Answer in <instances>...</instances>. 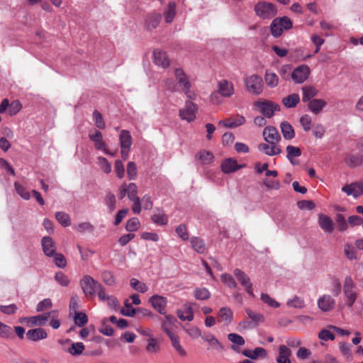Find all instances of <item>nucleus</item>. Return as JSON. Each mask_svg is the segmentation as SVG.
<instances>
[{
	"label": "nucleus",
	"mask_w": 363,
	"mask_h": 363,
	"mask_svg": "<svg viewBox=\"0 0 363 363\" xmlns=\"http://www.w3.org/2000/svg\"><path fill=\"white\" fill-rule=\"evenodd\" d=\"M293 23L287 16L278 17L274 18L270 25L271 34L275 37H279L284 30L292 28Z\"/></svg>",
	"instance_id": "nucleus-1"
},
{
	"label": "nucleus",
	"mask_w": 363,
	"mask_h": 363,
	"mask_svg": "<svg viewBox=\"0 0 363 363\" xmlns=\"http://www.w3.org/2000/svg\"><path fill=\"white\" fill-rule=\"evenodd\" d=\"M256 14L262 19H270L277 13V9L271 2L259 1L255 6Z\"/></svg>",
	"instance_id": "nucleus-2"
},
{
	"label": "nucleus",
	"mask_w": 363,
	"mask_h": 363,
	"mask_svg": "<svg viewBox=\"0 0 363 363\" xmlns=\"http://www.w3.org/2000/svg\"><path fill=\"white\" fill-rule=\"evenodd\" d=\"M355 286L356 285L351 276H347L344 280L343 293L348 308H352L357 300V294L354 290Z\"/></svg>",
	"instance_id": "nucleus-3"
},
{
	"label": "nucleus",
	"mask_w": 363,
	"mask_h": 363,
	"mask_svg": "<svg viewBox=\"0 0 363 363\" xmlns=\"http://www.w3.org/2000/svg\"><path fill=\"white\" fill-rule=\"evenodd\" d=\"M80 286L86 297L93 296L96 291L101 287L99 281H96L89 275H85L79 281Z\"/></svg>",
	"instance_id": "nucleus-4"
},
{
	"label": "nucleus",
	"mask_w": 363,
	"mask_h": 363,
	"mask_svg": "<svg viewBox=\"0 0 363 363\" xmlns=\"http://www.w3.org/2000/svg\"><path fill=\"white\" fill-rule=\"evenodd\" d=\"M244 81L248 92L255 95L262 94L263 91V80L260 76L253 74L245 78Z\"/></svg>",
	"instance_id": "nucleus-5"
},
{
	"label": "nucleus",
	"mask_w": 363,
	"mask_h": 363,
	"mask_svg": "<svg viewBox=\"0 0 363 363\" xmlns=\"http://www.w3.org/2000/svg\"><path fill=\"white\" fill-rule=\"evenodd\" d=\"M254 105L259 109V111L264 117L268 118H272L274 112L279 111L281 108L278 104L269 100L256 101Z\"/></svg>",
	"instance_id": "nucleus-6"
},
{
	"label": "nucleus",
	"mask_w": 363,
	"mask_h": 363,
	"mask_svg": "<svg viewBox=\"0 0 363 363\" xmlns=\"http://www.w3.org/2000/svg\"><path fill=\"white\" fill-rule=\"evenodd\" d=\"M174 76L178 82V84L182 86V91L186 94L189 98H191V83L189 81L186 74L184 70L181 68H177L174 70Z\"/></svg>",
	"instance_id": "nucleus-7"
},
{
	"label": "nucleus",
	"mask_w": 363,
	"mask_h": 363,
	"mask_svg": "<svg viewBox=\"0 0 363 363\" xmlns=\"http://www.w3.org/2000/svg\"><path fill=\"white\" fill-rule=\"evenodd\" d=\"M310 68L305 65H300L294 69L291 72V79L295 83L301 84L304 82L309 77Z\"/></svg>",
	"instance_id": "nucleus-8"
},
{
	"label": "nucleus",
	"mask_w": 363,
	"mask_h": 363,
	"mask_svg": "<svg viewBox=\"0 0 363 363\" xmlns=\"http://www.w3.org/2000/svg\"><path fill=\"white\" fill-rule=\"evenodd\" d=\"M149 303L159 313L162 315L166 314L167 298L160 295H153L149 298Z\"/></svg>",
	"instance_id": "nucleus-9"
},
{
	"label": "nucleus",
	"mask_w": 363,
	"mask_h": 363,
	"mask_svg": "<svg viewBox=\"0 0 363 363\" xmlns=\"http://www.w3.org/2000/svg\"><path fill=\"white\" fill-rule=\"evenodd\" d=\"M196 106L193 102L187 101L185 103V107L179 110V116L182 119L188 122H191L196 118Z\"/></svg>",
	"instance_id": "nucleus-10"
},
{
	"label": "nucleus",
	"mask_w": 363,
	"mask_h": 363,
	"mask_svg": "<svg viewBox=\"0 0 363 363\" xmlns=\"http://www.w3.org/2000/svg\"><path fill=\"white\" fill-rule=\"evenodd\" d=\"M318 223L320 228L325 233H332L335 230V223L333 220L327 215L320 213L318 215Z\"/></svg>",
	"instance_id": "nucleus-11"
},
{
	"label": "nucleus",
	"mask_w": 363,
	"mask_h": 363,
	"mask_svg": "<svg viewBox=\"0 0 363 363\" xmlns=\"http://www.w3.org/2000/svg\"><path fill=\"white\" fill-rule=\"evenodd\" d=\"M264 140L269 144H276L281 140V136L277 129L273 126H267L263 130Z\"/></svg>",
	"instance_id": "nucleus-12"
},
{
	"label": "nucleus",
	"mask_w": 363,
	"mask_h": 363,
	"mask_svg": "<svg viewBox=\"0 0 363 363\" xmlns=\"http://www.w3.org/2000/svg\"><path fill=\"white\" fill-rule=\"evenodd\" d=\"M42 248L44 254L49 257H53L56 252L55 242L49 236H45L41 240Z\"/></svg>",
	"instance_id": "nucleus-13"
},
{
	"label": "nucleus",
	"mask_w": 363,
	"mask_h": 363,
	"mask_svg": "<svg viewBox=\"0 0 363 363\" xmlns=\"http://www.w3.org/2000/svg\"><path fill=\"white\" fill-rule=\"evenodd\" d=\"M335 301L330 295H323L318 300V306L323 312L333 309Z\"/></svg>",
	"instance_id": "nucleus-14"
},
{
	"label": "nucleus",
	"mask_w": 363,
	"mask_h": 363,
	"mask_svg": "<svg viewBox=\"0 0 363 363\" xmlns=\"http://www.w3.org/2000/svg\"><path fill=\"white\" fill-rule=\"evenodd\" d=\"M218 87V93L223 97H230L234 94L233 84L225 79L219 81Z\"/></svg>",
	"instance_id": "nucleus-15"
},
{
	"label": "nucleus",
	"mask_w": 363,
	"mask_h": 363,
	"mask_svg": "<svg viewBox=\"0 0 363 363\" xmlns=\"http://www.w3.org/2000/svg\"><path fill=\"white\" fill-rule=\"evenodd\" d=\"M154 62L157 66L167 68L169 65V60L165 52L160 50H155L153 52Z\"/></svg>",
	"instance_id": "nucleus-16"
},
{
	"label": "nucleus",
	"mask_w": 363,
	"mask_h": 363,
	"mask_svg": "<svg viewBox=\"0 0 363 363\" xmlns=\"http://www.w3.org/2000/svg\"><path fill=\"white\" fill-rule=\"evenodd\" d=\"M48 337L46 331L42 328L30 329L26 333V337L31 341L36 342L44 340Z\"/></svg>",
	"instance_id": "nucleus-17"
},
{
	"label": "nucleus",
	"mask_w": 363,
	"mask_h": 363,
	"mask_svg": "<svg viewBox=\"0 0 363 363\" xmlns=\"http://www.w3.org/2000/svg\"><path fill=\"white\" fill-rule=\"evenodd\" d=\"M245 118L238 115L235 118H229L224 121H220L219 124L229 128H235L245 123Z\"/></svg>",
	"instance_id": "nucleus-18"
},
{
	"label": "nucleus",
	"mask_w": 363,
	"mask_h": 363,
	"mask_svg": "<svg viewBox=\"0 0 363 363\" xmlns=\"http://www.w3.org/2000/svg\"><path fill=\"white\" fill-rule=\"evenodd\" d=\"M242 167L237 161L233 158L225 159L221 164V169L224 173L229 174L237 171Z\"/></svg>",
	"instance_id": "nucleus-19"
},
{
	"label": "nucleus",
	"mask_w": 363,
	"mask_h": 363,
	"mask_svg": "<svg viewBox=\"0 0 363 363\" xmlns=\"http://www.w3.org/2000/svg\"><path fill=\"white\" fill-rule=\"evenodd\" d=\"M327 105V102L321 99H315L308 102V108L313 113H319Z\"/></svg>",
	"instance_id": "nucleus-20"
},
{
	"label": "nucleus",
	"mask_w": 363,
	"mask_h": 363,
	"mask_svg": "<svg viewBox=\"0 0 363 363\" xmlns=\"http://www.w3.org/2000/svg\"><path fill=\"white\" fill-rule=\"evenodd\" d=\"M177 322V320L175 317L172 315H164V318L162 321V329L165 332V333L169 335L172 334V330L174 326L175 323Z\"/></svg>",
	"instance_id": "nucleus-21"
},
{
	"label": "nucleus",
	"mask_w": 363,
	"mask_h": 363,
	"mask_svg": "<svg viewBox=\"0 0 363 363\" xmlns=\"http://www.w3.org/2000/svg\"><path fill=\"white\" fill-rule=\"evenodd\" d=\"M258 149L269 156L277 155L281 152V148L276 144L261 143L259 145Z\"/></svg>",
	"instance_id": "nucleus-22"
},
{
	"label": "nucleus",
	"mask_w": 363,
	"mask_h": 363,
	"mask_svg": "<svg viewBox=\"0 0 363 363\" xmlns=\"http://www.w3.org/2000/svg\"><path fill=\"white\" fill-rule=\"evenodd\" d=\"M162 19V16L159 13H152L147 16L145 20V26L148 30L156 28Z\"/></svg>",
	"instance_id": "nucleus-23"
},
{
	"label": "nucleus",
	"mask_w": 363,
	"mask_h": 363,
	"mask_svg": "<svg viewBox=\"0 0 363 363\" xmlns=\"http://www.w3.org/2000/svg\"><path fill=\"white\" fill-rule=\"evenodd\" d=\"M286 157L293 165L298 164L297 160H295V157H300L301 155V150L299 147L293 145H288L286 148Z\"/></svg>",
	"instance_id": "nucleus-24"
},
{
	"label": "nucleus",
	"mask_w": 363,
	"mask_h": 363,
	"mask_svg": "<svg viewBox=\"0 0 363 363\" xmlns=\"http://www.w3.org/2000/svg\"><path fill=\"white\" fill-rule=\"evenodd\" d=\"M195 159L200 161L201 164L206 165L213 161L214 156L212 152L203 150L196 153Z\"/></svg>",
	"instance_id": "nucleus-25"
},
{
	"label": "nucleus",
	"mask_w": 363,
	"mask_h": 363,
	"mask_svg": "<svg viewBox=\"0 0 363 363\" xmlns=\"http://www.w3.org/2000/svg\"><path fill=\"white\" fill-rule=\"evenodd\" d=\"M201 338L207 342L211 347L216 351H222L224 350L223 344L213 334H207L201 336Z\"/></svg>",
	"instance_id": "nucleus-26"
},
{
	"label": "nucleus",
	"mask_w": 363,
	"mask_h": 363,
	"mask_svg": "<svg viewBox=\"0 0 363 363\" xmlns=\"http://www.w3.org/2000/svg\"><path fill=\"white\" fill-rule=\"evenodd\" d=\"M291 351L284 345L279 347V354L277 358V363H291L289 357Z\"/></svg>",
	"instance_id": "nucleus-27"
},
{
	"label": "nucleus",
	"mask_w": 363,
	"mask_h": 363,
	"mask_svg": "<svg viewBox=\"0 0 363 363\" xmlns=\"http://www.w3.org/2000/svg\"><path fill=\"white\" fill-rule=\"evenodd\" d=\"M301 89L303 91L302 101L303 102H309L314 99L313 97L318 94V89L313 86H304Z\"/></svg>",
	"instance_id": "nucleus-28"
},
{
	"label": "nucleus",
	"mask_w": 363,
	"mask_h": 363,
	"mask_svg": "<svg viewBox=\"0 0 363 363\" xmlns=\"http://www.w3.org/2000/svg\"><path fill=\"white\" fill-rule=\"evenodd\" d=\"M169 338L171 341V345L174 350L182 357L186 356V352L185 350L182 347L180 343V338L177 335L172 333L168 335Z\"/></svg>",
	"instance_id": "nucleus-29"
},
{
	"label": "nucleus",
	"mask_w": 363,
	"mask_h": 363,
	"mask_svg": "<svg viewBox=\"0 0 363 363\" xmlns=\"http://www.w3.org/2000/svg\"><path fill=\"white\" fill-rule=\"evenodd\" d=\"M242 354L251 359H256L259 357H265L267 355L266 350L262 347H256L253 350H245Z\"/></svg>",
	"instance_id": "nucleus-30"
},
{
	"label": "nucleus",
	"mask_w": 363,
	"mask_h": 363,
	"mask_svg": "<svg viewBox=\"0 0 363 363\" xmlns=\"http://www.w3.org/2000/svg\"><path fill=\"white\" fill-rule=\"evenodd\" d=\"M184 311L179 309L177 311V316L183 321H191L194 319V313L190 304L185 305Z\"/></svg>",
	"instance_id": "nucleus-31"
},
{
	"label": "nucleus",
	"mask_w": 363,
	"mask_h": 363,
	"mask_svg": "<svg viewBox=\"0 0 363 363\" xmlns=\"http://www.w3.org/2000/svg\"><path fill=\"white\" fill-rule=\"evenodd\" d=\"M280 128L283 137L286 140H291L295 136L294 129L292 125L287 121H284L280 125Z\"/></svg>",
	"instance_id": "nucleus-32"
},
{
	"label": "nucleus",
	"mask_w": 363,
	"mask_h": 363,
	"mask_svg": "<svg viewBox=\"0 0 363 363\" xmlns=\"http://www.w3.org/2000/svg\"><path fill=\"white\" fill-rule=\"evenodd\" d=\"M228 339L234 345L231 346L233 350L235 352L239 351L238 346L244 345L245 343V339L237 333H230L228 335Z\"/></svg>",
	"instance_id": "nucleus-33"
},
{
	"label": "nucleus",
	"mask_w": 363,
	"mask_h": 363,
	"mask_svg": "<svg viewBox=\"0 0 363 363\" xmlns=\"http://www.w3.org/2000/svg\"><path fill=\"white\" fill-rule=\"evenodd\" d=\"M233 274L243 287L248 286L249 288L252 284L250 277L241 269H235Z\"/></svg>",
	"instance_id": "nucleus-34"
},
{
	"label": "nucleus",
	"mask_w": 363,
	"mask_h": 363,
	"mask_svg": "<svg viewBox=\"0 0 363 363\" xmlns=\"http://www.w3.org/2000/svg\"><path fill=\"white\" fill-rule=\"evenodd\" d=\"M121 148L130 149L132 145V137L128 130H122L119 135Z\"/></svg>",
	"instance_id": "nucleus-35"
},
{
	"label": "nucleus",
	"mask_w": 363,
	"mask_h": 363,
	"mask_svg": "<svg viewBox=\"0 0 363 363\" xmlns=\"http://www.w3.org/2000/svg\"><path fill=\"white\" fill-rule=\"evenodd\" d=\"M50 313V312H48L44 315H38L36 316L24 318L23 320H26L28 323H30L33 325H38L42 326L45 324V322L48 320Z\"/></svg>",
	"instance_id": "nucleus-36"
},
{
	"label": "nucleus",
	"mask_w": 363,
	"mask_h": 363,
	"mask_svg": "<svg viewBox=\"0 0 363 363\" xmlns=\"http://www.w3.org/2000/svg\"><path fill=\"white\" fill-rule=\"evenodd\" d=\"M176 15V4L174 1H170L164 13V17L167 23L173 21Z\"/></svg>",
	"instance_id": "nucleus-37"
},
{
	"label": "nucleus",
	"mask_w": 363,
	"mask_h": 363,
	"mask_svg": "<svg viewBox=\"0 0 363 363\" xmlns=\"http://www.w3.org/2000/svg\"><path fill=\"white\" fill-rule=\"evenodd\" d=\"M299 101L300 96L298 94H290L282 99V104L288 108L296 106Z\"/></svg>",
	"instance_id": "nucleus-38"
},
{
	"label": "nucleus",
	"mask_w": 363,
	"mask_h": 363,
	"mask_svg": "<svg viewBox=\"0 0 363 363\" xmlns=\"http://www.w3.org/2000/svg\"><path fill=\"white\" fill-rule=\"evenodd\" d=\"M245 312L248 318L252 320V323L255 327L257 326L260 323L264 321V315L259 313H256L250 308H246Z\"/></svg>",
	"instance_id": "nucleus-39"
},
{
	"label": "nucleus",
	"mask_w": 363,
	"mask_h": 363,
	"mask_svg": "<svg viewBox=\"0 0 363 363\" xmlns=\"http://www.w3.org/2000/svg\"><path fill=\"white\" fill-rule=\"evenodd\" d=\"M84 348V345L82 342H72L66 351L72 356H78L82 354ZM63 350H65L64 348Z\"/></svg>",
	"instance_id": "nucleus-40"
},
{
	"label": "nucleus",
	"mask_w": 363,
	"mask_h": 363,
	"mask_svg": "<svg viewBox=\"0 0 363 363\" xmlns=\"http://www.w3.org/2000/svg\"><path fill=\"white\" fill-rule=\"evenodd\" d=\"M358 191L354 189L353 184H347L342 188V191L346 193L348 196L352 195L354 198H357L363 194V185H359Z\"/></svg>",
	"instance_id": "nucleus-41"
},
{
	"label": "nucleus",
	"mask_w": 363,
	"mask_h": 363,
	"mask_svg": "<svg viewBox=\"0 0 363 363\" xmlns=\"http://www.w3.org/2000/svg\"><path fill=\"white\" fill-rule=\"evenodd\" d=\"M346 162L352 168L360 166L363 163V155H350L347 157Z\"/></svg>",
	"instance_id": "nucleus-42"
},
{
	"label": "nucleus",
	"mask_w": 363,
	"mask_h": 363,
	"mask_svg": "<svg viewBox=\"0 0 363 363\" xmlns=\"http://www.w3.org/2000/svg\"><path fill=\"white\" fill-rule=\"evenodd\" d=\"M191 245L192 247L199 254L204 253L206 250L205 244L203 240L197 238L193 237L191 239Z\"/></svg>",
	"instance_id": "nucleus-43"
},
{
	"label": "nucleus",
	"mask_w": 363,
	"mask_h": 363,
	"mask_svg": "<svg viewBox=\"0 0 363 363\" xmlns=\"http://www.w3.org/2000/svg\"><path fill=\"white\" fill-rule=\"evenodd\" d=\"M264 80L267 86L274 88L278 85L279 78L278 76L274 72H266L264 75Z\"/></svg>",
	"instance_id": "nucleus-44"
},
{
	"label": "nucleus",
	"mask_w": 363,
	"mask_h": 363,
	"mask_svg": "<svg viewBox=\"0 0 363 363\" xmlns=\"http://www.w3.org/2000/svg\"><path fill=\"white\" fill-rule=\"evenodd\" d=\"M104 203L107 206L110 212H113L116 209V199L115 195L108 191L106 194Z\"/></svg>",
	"instance_id": "nucleus-45"
},
{
	"label": "nucleus",
	"mask_w": 363,
	"mask_h": 363,
	"mask_svg": "<svg viewBox=\"0 0 363 363\" xmlns=\"http://www.w3.org/2000/svg\"><path fill=\"white\" fill-rule=\"evenodd\" d=\"M55 218L64 227H67L71 225V220L69 216L65 212H56Z\"/></svg>",
	"instance_id": "nucleus-46"
},
{
	"label": "nucleus",
	"mask_w": 363,
	"mask_h": 363,
	"mask_svg": "<svg viewBox=\"0 0 363 363\" xmlns=\"http://www.w3.org/2000/svg\"><path fill=\"white\" fill-rule=\"evenodd\" d=\"M14 188L16 193L23 199L29 200L30 199V192L19 182H14Z\"/></svg>",
	"instance_id": "nucleus-47"
},
{
	"label": "nucleus",
	"mask_w": 363,
	"mask_h": 363,
	"mask_svg": "<svg viewBox=\"0 0 363 363\" xmlns=\"http://www.w3.org/2000/svg\"><path fill=\"white\" fill-rule=\"evenodd\" d=\"M233 317V312L230 308L222 307L219 310L218 318L220 320H225L228 323L230 322Z\"/></svg>",
	"instance_id": "nucleus-48"
},
{
	"label": "nucleus",
	"mask_w": 363,
	"mask_h": 363,
	"mask_svg": "<svg viewBox=\"0 0 363 363\" xmlns=\"http://www.w3.org/2000/svg\"><path fill=\"white\" fill-rule=\"evenodd\" d=\"M127 187V196L130 201H133L135 200L140 199V198L137 196L138 193V187L135 184L130 183L128 185H126Z\"/></svg>",
	"instance_id": "nucleus-49"
},
{
	"label": "nucleus",
	"mask_w": 363,
	"mask_h": 363,
	"mask_svg": "<svg viewBox=\"0 0 363 363\" xmlns=\"http://www.w3.org/2000/svg\"><path fill=\"white\" fill-rule=\"evenodd\" d=\"M124 306L126 309L122 308L121 310L120 313L122 315L128 317H133L137 313V309L132 306L131 303H129L128 299L125 300Z\"/></svg>",
	"instance_id": "nucleus-50"
},
{
	"label": "nucleus",
	"mask_w": 363,
	"mask_h": 363,
	"mask_svg": "<svg viewBox=\"0 0 363 363\" xmlns=\"http://www.w3.org/2000/svg\"><path fill=\"white\" fill-rule=\"evenodd\" d=\"M194 296L198 300H207L211 296V293L206 288H196L194 290Z\"/></svg>",
	"instance_id": "nucleus-51"
},
{
	"label": "nucleus",
	"mask_w": 363,
	"mask_h": 363,
	"mask_svg": "<svg viewBox=\"0 0 363 363\" xmlns=\"http://www.w3.org/2000/svg\"><path fill=\"white\" fill-rule=\"evenodd\" d=\"M55 280L62 286H67L70 283L69 277L61 271L55 273Z\"/></svg>",
	"instance_id": "nucleus-52"
},
{
	"label": "nucleus",
	"mask_w": 363,
	"mask_h": 363,
	"mask_svg": "<svg viewBox=\"0 0 363 363\" xmlns=\"http://www.w3.org/2000/svg\"><path fill=\"white\" fill-rule=\"evenodd\" d=\"M130 284L133 289L140 293L146 292L148 289L145 284L140 282L135 278L130 279Z\"/></svg>",
	"instance_id": "nucleus-53"
},
{
	"label": "nucleus",
	"mask_w": 363,
	"mask_h": 363,
	"mask_svg": "<svg viewBox=\"0 0 363 363\" xmlns=\"http://www.w3.org/2000/svg\"><path fill=\"white\" fill-rule=\"evenodd\" d=\"M140 226V221L138 218H130L125 225V230L128 232H133L137 230Z\"/></svg>",
	"instance_id": "nucleus-54"
},
{
	"label": "nucleus",
	"mask_w": 363,
	"mask_h": 363,
	"mask_svg": "<svg viewBox=\"0 0 363 363\" xmlns=\"http://www.w3.org/2000/svg\"><path fill=\"white\" fill-rule=\"evenodd\" d=\"M74 323L79 327H83L88 321L87 315L83 312H75Z\"/></svg>",
	"instance_id": "nucleus-55"
},
{
	"label": "nucleus",
	"mask_w": 363,
	"mask_h": 363,
	"mask_svg": "<svg viewBox=\"0 0 363 363\" xmlns=\"http://www.w3.org/2000/svg\"><path fill=\"white\" fill-rule=\"evenodd\" d=\"M221 281L230 289H235L238 286L234 278L229 274H223L221 275Z\"/></svg>",
	"instance_id": "nucleus-56"
},
{
	"label": "nucleus",
	"mask_w": 363,
	"mask_h": 363,
	"mask_svg": "<svg viewBox=\"0 0 363 363\" xmlns=\"http://www.w3.org/2000/svg\"><path fill=\"white\" fill-rule=\"evenodd\" d=\"M52 257L54 258V262L57 267L63 269L66 267L67 260L62 254L57 253L55 252Z\"/></svg>",
	"instance_id": "nucleus-57"
},
{
	"label": "nucleus",
	"mask_w": 363,
	"mask_h": 363,
	"mask_svg": "<svg viewBox=\"0 0 363 363\" xmlns=\"http://www.w3.org/2000/svg\"><path fill=\"white\" fill-rule=\"evenodd\" d=\"M286 305L295 308H303L305 306L304 301L298 296H294L293 299L289 300Z\"/></svg>",
	"instance_id": "nucleus-58"
},
{
	"label": "nucleus",
	"mask_w": 363,
	"mask_h": 363,
	"mask_svg": "<svg viewBox=\"0 0 363 363\" xmlns=\"http://www.w3.org/2000/svg\"><path fill=\"white\" fill-rule=\"evenodd\" d=\"M93 117L96 126L99 129H104L106 127L105 122L101 113L95 110L93 113Z\"/></svg>",
	"instance_id": "nucleus-59"
},
{
	"label": "nucleus",
	"mask_w": 363,
	"mask_h": 363,
	"mask_svg": "<svg viewBox=\"0 0 363 363\" xmlns=\"http://www.w3.org/2000/svg\"><path fill=\"white\" fill-rule=\"evenodd\" d=\"M336 223L340 231L343 232L347 229L348 224L342 214H337Z\"/></svg>",
	"instance_id": "nucleus-60"
},
{
	"label": "nucleus",
	"mask_w": 363,
	"mask_h": 363,
	"mask_svg": "<svg viewBox=\"0 0 363 363\" xmlns=\"http://www.w3.org/2000/svg\"><path fill=\"white\" fill-rule=\"evenodd\" d=\"M127 174L130 180L135 179L137 175V167L134 162H129L127 164Z\"/></svg>",
	"instance_id": "nucleus-61"
},
{
	"label": "nucleus",
	"mask_w": 363,
	"mask_h": 363,
	"mask_svg": "<svg viewBox=\"0 0 363 363\" xmlns=\"http://www.w3.org/2000/svg\"><path fill=\"white\" fill-rule=\"evenodd\" d=\"M260 299L262 300V302L272 308H278L280 306L278 302H277L274 299L271 298L267 294L262 293L261 294Z\"/></svg>",
	"instance_id": "nucleus-62"
},
{
	"label": "nucleus",
	"mask_w": 363,
	"mask_h": 363,
	"mask_svg": "<svg viewBox=\"0 0 363 363\" xmlns=\"http://www.w3.org/2000/svg\"><path fill=\"white\" fill-rule=\"evenodd\" d=\"M104 282L108 286H113L115 284V278L113 274L109 271H104L101 274Z\"/></svg>",
	"instance_id": "nucleus-63"
},
{
	"label": "nucleus",
	"mask_w": 363,
	"mask_h": 363,
	"mask_svg": "<svg viewBox=\"0 0 363 363\" xmlns=\"http://www.w3.org/2000/svg\"><path fill=\"white\" fill-rule=\"evenodd\" d=\"M98 161L99 165L101 167V168L104 170L105 173L108 174L111 172V165L106 158L104 157H99Z\"/></svg>",
	"instance_id": "nucleus-64"
}]
</instances>
